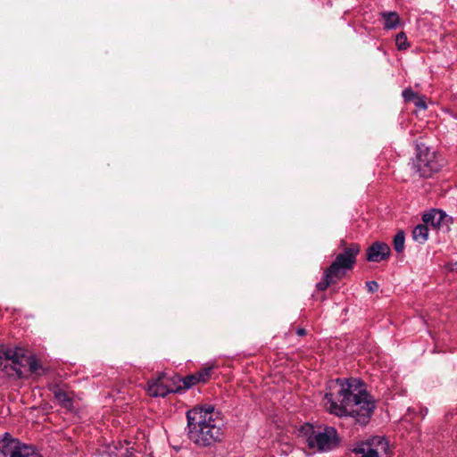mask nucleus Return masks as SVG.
Segmentation results:
<instances>
[{"mask_svg": "<svg viewBox=\"0 0 457 457\" xmlns=\"http://www.w3.org/2000/svg\"><path fill=\"white\" fill-rule=\"evenodd\" d=\"M329 389L323 399L328 411L338 417H352L361 425L370 421L376 401L359 379L337 378L331 382Z\"/></svg>", "mask_w": 457, "mask_h": 457, "instance_id": "nucleus-1", "label": "nucleus"}, {"mask_svg": "<svg viewBox=\"0 0 457 457\" xmlns=\"http://www.w3.org/2000/svg\"><path fill=\"white\" fill-rule=\"evenodd\" d=\"M187 420L188 438L197 446L207 447L222 439L223 432L212 406L195 407L187 411Z\"/></svg>", "mask_w": 457, "mask_h": 457, "instance_id": "nucleus-2", "label": "nucleus"}, {"mask_svg": "<svg viewBox=\"0 0 457 457\" xmlns=\"http://www.w3.org/2000/svg\"><path fill=\"white\" fill-rule=\"evenodd\" d=\"M29 367V371L39 374L41 365L34 357L25 356L19 349L7 348L0 351V370L7 377L21 378L26 376L24 369Z\"/></svg>", "mask_w": 457, "mask_h": 457, "instance_id": "nucleus-3", "label": "nucleus"}, {"mask_svg": "<svg viewBox=\"0 0 457 457\" xmlns=\"http://www.w3.org/2000/svg\"><path fill=\"white\" fill-rule=\"evenodd\" d=\"M338 441L337 432L332 427L313 428L308 425L306 428V443L311 449L331 451L337 446Z\"/></svg>", "mask_w": 457, "mask_h": 457, "instance_id": "nucleus-4", "label": "nucleus"}, {"mask_svg": "<svg viewBox=\"0 0 457 457\" xmlns=\"http://www.w3.org/2000/svg\"><path fill=\"white\" fill-rule=\"evenodd\" d=\"M415 172L423 178L431 177L441 168L436 153L428 147L418 146V153L413 162Z\"/></svg>", "mask_w": 457, "mask_h": 457, "instance_id": "nucleus-5", "label": "nucleus"}, {"mask_svg": "<svg viewBox=\"0 0 457 457\" xmlns=\"http://www.w3.org/2000/svg\"><path fill=\"white\" fill-rule=\"evenodd\" d=\"M0 455L2 457H42L31 445L22 444L9 434L0 438Z\"/></svg>", "mask_w": 457, "mask_h": 457, "instance_id": "nucleus-6", "label": "nucleus"}, {"mask_svg": "<svg viewBox=\"0 0 457 457\" xmlns=\"http://www.w3.org/2000/svg\"><path fill=\"white\" fill-rule=\"evenodd\" d=\"M0 455L2 457H42L31 445L22 444L9 434L0 438Z\"/></svg>", "mask_w": 457, "mask_h": 457, "instance_id": "nucleus-7", "label": "nucleus"}, {"mask_svg": "<svg viewBox=\"0 0 457 457\" xmlns=\"http://www.w3.org/2000/svg\"><path fill=\"white\" fill-rule=\"evenodd\" d=\"M353 451L360 457H389L388 442L382 436H373L365 442H361Z\"/></svg>", "mask_w": 457, "mask_h": 457, "instance_id": "nucleus-8", "label": "nucleus"}, {"mask_svg": "<svg viewBox=\"0 0 457 457\" xmlns=\"http://www.w3.org/2000/svg\"><path fill=\"white\" fill-rule=\"evenodd\" d=\"M360 252L358 245H351L345 250L344 253H339L336 260L327 269V277L339 278L345 270H350L355 263L356 255Z\"/></svg>", "mask_w": 457, "mask_h": 457, "instance_id": "nucleus-9", "label": "nucleus"}, {"mask_svg": "<svg viewBox=\"0 0 457 457\" xmlns=\"http://www.w3.org/2000/svg\"><path fill=\"white\" fill-rule=\"evenodd\" d=\"M176 389L170 386V379L166 375H160L148 382L147 393L154 397H164Z\"/></svg>", "mask_w": 457, "mask_h": 457, "instance_id": "nucleus-10", "label": "nucleus"}, {"mask_svg": "<svg viewBox=\"0 0 457 457\" xmlns=\"http://www.w3.org/2000/svg\"><path fill=\"white\" fill-rule=\"evenodd\" d=\"M390 254V248L387 244L375 242L367 249V260L373 262H380Z\"/></svg>", "mask_w": 457, "mask_h": 457, "instance_id": "nucleus-11", "label": "nucleus"}, {"mask_svg": "<svg viewBox=\"0 0 457 457\" xmlns=\"http://www.w3.org/2000/svg\"><path fill=\"white\" fill-rule=\"evenodd\" d=\"M422 220L428 226L440 228L443 225H447L451 217L441 210L433 209L423 215Z\"/></svg>", "mask_w": 457, "mask_h": 457, "instance_id": "nucleus-12", "label": "nucleus"}, {"mask_svg": "<svg viewBox=\"0 0 457 457\" xmlns=\"http://www.w3.org/2000/svg\"><path fill=\"white\" fill-rule=\"evenodd\" d=\"M52 392L54 395V398L63 408L67 410H71L72 408V399L69 393L62 387L55 386L53 387Z\"/></svg>", "mask_w": 457, "mask_h": 457, "instance_id": "nucleus-13", "label": "nucleus"}, {"mask_svg": "<svg viewBox=\"0 0 457 457\" xmlns=\"http://www.w3.org/2000/svg\"><path fill=\"white\" fill-rule=\"evenodd\" d=\"M109 454L114 457H135L129 448L121 443L109 446Z\"/></svg>", "mask_w": 457, "mask_h": 457, "instance_id": "nucleus-14", "label": "nucleus"}, {"mask_svg": "<svg viewBox=\"0 0 457 457\" xmlns=\"http://www.w3.org/2000/svg\"><path fill=\"white\" fill-rule=\"evenodd\" d=\"M412 238L420 244L425 243L428 238V226L426 223L417 225L412 231Z\"/></svg>", "mask_w": 457, "mask_h": 457, "instance_id": "nucleus-15", "label": "nucleus"}, {"mask_svg": "<svg viewBox=\"0 0 457 457\" xmlns=\"http://www.w3.org/2000/svg\"><path fill=\"white\" fill-rule=\"evenodd\" d=\"M382 17L386 29H395L400 21L399 15L395 12H383Z\"/></svg>", "mask_w": 457, "mask_h": 457, "instance_id": "nucleus-16", "label": "nucleus"}, {"mask_svg": "<svg viewBox=\"0 0 457 457\" xmlns=\"http://www.w3.org/2000/svg\"><path fill=\"white\" fill-rule=\"evenodd\" d=\"M404 240H405L404 233L402 230L399 231L395 236L393 244H394V249L397 253H402L403 251V249H404Z\"/></svg>", "mask_w": 457, "mask_h": 457, "instance_id": "nucleus-17", "label": "nucleus"}, {"mask_svg": "<svg viewBox=\"0 0 457 457\" xmlns=\"http://www.w3.org/2000/svg\"><path fill=\"white\" fill-rule=\"evenodd\" d=\"M395 44L398 50H405L409 47L407 37L404 32H400L396 35Z\"/></svg>", "mask_w": 457, "mask_h": 457, "instance_id": "nucleus-18", "label": "nucleus"}, {"mask_svg": "<svg viewBox=\"0 0 457 457\" xmlns=\"http://www.w3.org/2000/svg\"><path fill=\"white\" fill-rule=\"evenodd\" d=\"M212 367H205L204 369H202L200 371L196 372V375H197V378L200 382H205L209 379V378L211 377V371H212Z\"/></svg>", "mask_w": 457, "mask_h": 457, "instance_id": "nucleus-19", "label": "nucleus"}, {"mask_svg": "<svg viewBox=\"0 0 457 457\" xmlns=\"http://www.w3.org/2000/svg\"><path fill=\"white\" fill-rule=\"evenodd\" d=\"M337 277H327V270L324 273V280L317 284L319 290H325Z\"/></svg>", "mask_w": 457, "mask_h": 457, "instance_id": "nucleus-20", "label": "nucleus"}, {"mask_svg": "<svg viewBox=\"0 0 457 457\" xmlns=\"http://www.w3.org/2000/svg\"><path fill=\"white\" fill-rule=\"evenodd\" d=\"M197 378L198 377H197L196 373L186 377L183 380L184 386L188 388V387H191L192 386L199 383L200 381L198 380Z\"/></svg>", "mask_w": 457, "mask_h": 457, "instance_id": "nucleus-21", "label": "nucleus"}, {"mask_svg": "<svg viewBox=\"0 0 457 457\" xmlns=\"http://www.w3.org/2000/svg\"><path fill=\"white\" fill-rule=\"evenodd\" d=\"M418 96L411 89H405L403 92V97L405 101H414Z\"/></svg>", "mask_w": 457, "mask_h": 457, "instance_id": "nucleus-22", "label": "nucleus"}, {"mask_svg": "<svg viewBox=\"0 0 457 457\" xmlns=\"http://www.w3.org/2000/svg\"><path fill=\"white\" fill-rule=\"evenodd\" d=\"M414 101H415V105L418 108L423 109V110H425L427 108V104H426V103L424 102V100L422 98L417 96Z\"/></svg>", "mask_w": 457, "mask_h": 457, "instance_id": "nucleus-23", "label": "nucleus"}, {"mask_svg": "<svg viewBox=\"0 0 457 457\" xmlns=\"http://www.w3.org/2000/svg\"><path fill=\"white\" fill-rule=\"evenodd\" d=\"M367 287L369 288V291H370V292H374L378 288V285L376 281L367 282Z\"/></svg>", "mask_w": 457, "mask_h": 457, "instance_id": "nucleus-24", "label": "nucleus"}, {"mask_svg": "<svg viewBox=\"0 0 457 457\" xmlns=\"http://www.w3.org/2000/svg\"><path fill=\"white\" fill-rule=\"evenodd\" d=\"M297 334H298L299 336H303V335H305V329H303V328H299V329L297 330Z\"/></svg>", "mask_w": 457, "mask_h": 457, "instance_id": "nucleus-25", "label": "nucleus"}, {"mask_svg": "<svg viewBox=\"0 0 457 457\" xmlns=\"http://www.w3.org/2000/svg\"><path fill=\"white\" fill-rule=\"evenodd\" d=\"M421 413H425V414H426V413H428V409H427V408H425L424 410H422V411H421Z\"/></svg>", "mask_w": 457, "mask_h": 457, "instance_id": "nucleus-26", "label": "nucleus"}]
</instances>
